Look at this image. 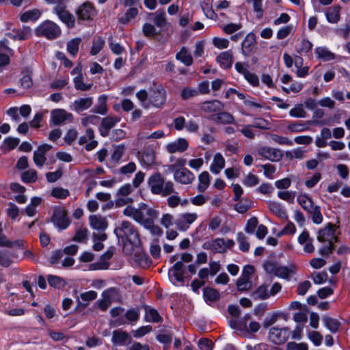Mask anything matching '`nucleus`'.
Masks as SVG:
<instances>
[{"mask_svg":"<svg viewBox=\"0 0 350 350\" xmlns=\"http://www.w3.org/2000/svg\"><path fill=\"white\" fill-rule=\"evenodd\" d=\"M114 232L124 243L123 251L127 255H131L135 248H139L141 241L139 234L130 221H123L120 225L116 227Z\"/></svg>","mask_w":350,"mask_h":350,"instance_id":"nucleus-1","label":"nucleus"},{"mask_svg":"<svg viewBox=\"0 0 350 350\" xmlns=\"http://www.w3.org/2000/svg\"><path fill=\"white\" fill-rule=\"evenodd\" d=\"M147 183L151 193L154 195L166 197L175 193L174 183L170 180L165 181L164 177L159 172L152 174L148 178Z\"/></svg>","mask_w":350,"mask_h":350,"instance_id":"nucleus-2","label":"nucleus"},{"mask_svg":"<svg viewBox=\"0 0 350 350\" xmlns=\"http://www.w3.org/2000/svg\"><path fill=\"white\" fill-rule=\"evenodd\" d=\"M167 99V92L161 83H153L149 89V105L155 108H162Z\"/></svg>","mask_w":350,"mask_h":350,"instance_id":"nucleus-3","label":"nucleus"},{"mask_svg":"<svg viewBox=\"0 0 350 350\" xmlns=\"http://www.w3.org/2000/svg\"><path fill=\"white\" fill-rule=\"evenodd\" d=\"M181 260L176 262L169 271V275L175 282H183L185 274L183 262H190L193 260V256L189 253H183Z\"/></svg>","mask_w":350,"mask_h":350,"instance_id":"nucleus-4","label":"nucleus"},{"mask_svg":"<svg viewBox=\"0 0 350 350\" xmlns=\"http://www.w3.org/2000/svg\"><path fill=\"white\" fill-rule=\"evenodd\" d=\"M154 208L149 207L147 204L142 203L138 208L132 206H127L123 211L125 216L131 217L135 221L143 225L147 217V212Z\"/></svg>","mask_w":350,"mask_h":350,"instance_id":"nucleus-5","label":"nucleus"},{"mask_svg":"<svg viewBox=\"0 0 350 350\" xmlns=\"http://www.w3.org/2000/svg\"><path fill=\"white\" fill-rule=\"evenodd\" d=\"M38 36H44L49 40H53L61 34L59 27L54 22L45 21L41 23L36 30Z\"/></svg>","mask_w":350,"mask_h":350,"instance_id":"nucleus-6","label":"nucleus"},{"mask_svg":"<svg viewBox=\"0 0 350 350\" xmlns=\"http://www.w3.org/2000/svg\"><path fill=\"white\" fill-rule=\"evenodd\" d=\"M281 289L282 285L279 282H275L270 290L267 284H262L252 292L251 297L255 300H265L275 295Z\"/></svg>","mask_w":350,"mask_h":350,"instance_id":"nucleus-7","label":"nucleus"},{"mask_svg":"<svg viewBox=\"0 0 350 350\" xmlns=\"http://www.w3.org/2000/svg\"><path fill=\"white\" fill-rule=\"evenodd\" d=\"M97 14V10L94 4L90 1H85L80 5L76 10L78 20L92 21Z\"/></svg>","mask_w":350,"mask_h":350,"instance_id":"nucleus-8","label":"nucleus"},{"mask_svg":"<svg viewBox=\"0 0 350 350\" xmlns=\"http://www.w3.org/2000/svg\"><path fill=\"white\" fill-rule=\"evenodd\" d=\"M291 331L288 327H273L269 332V340L276 345L284 343L289 338Z\"/></svg>","mask_w":350,"mask_h":350,"instance_id":"nucleus-9","label":"nucleus"},{"mask_svg":"<svg viewBox=\"0 0 350 350\" xmlns=\"http://www.w3.org/2000/svg\"><path fill=\"white\" fill-rule=\"evenodd\" d=\"M51 221L60 230L67 228L70 223L67 215V211L59 206L54 208Z\"/></svg>","mask_w":350,"mask_h":350,"instance_id":"nucleus-10","label":"nucleus"},{"mask_svg":"<svg viewBox=\"0 0 350 350\" xmlns=\"http://www.w3.org/2000/svg\"><path fill=\"white\" fill-rule=\"evenodd\" d=\"M257 152L259 156L271 161H279L283 157L281 150L269 146H260Z\"/></svg>","mask_w":350,"mask_h":350,"instance_id":"nucleus-11","label":"nucleus"},{"mask_svg":"<svg viewBox=\"0 0 350 350\" xmlns=\"http://www.w3.org/2000/svg\"><path fill=\"white\" fill-rule=\"evenodd\" d=\"M159 216V212L157 210H150L147 212V217H146V220L143 224V226L150 230L152 234L157 236H160L163 233L162 229L159 226H156L154 224V221Z\"/></svg>","mask_w":350,"mask_h":350,"instance_id":"nucleus-12","label":"nucleus"},{"mask_svg":"<svg viewBox=\"0 0 350 350\" xmlns=\"http://www.w3.org/2000/svg\"><path fill=\"white\" fill-rule=\"evenodd\" d=\"M55 13L59 19L66 24L68 28H73L75 25V16L68 11L64 5H57L54 8Z\"/></svg>","mask_w":350,"mask_h":350,"instance_id":"nucleus-13","label":"nucleus"},{"mask_svg":"<svg viewBox=\"0 0 350 350\" xmlns=\"http://www.w3.org/2000/svg\"><path fill=\"white\" fill-rule=\"evenodd\" d=\"M173 172L174 180L182 185L191 184L196 178L193 173L187 168L178 169Z\"/></svg>","mask_w":350,"mask_h":350,"instance_id":"nucleus-14","label":"nucleus"},{"mask_svg":"<svg viewBox=\"0 0 350 350\" xmlns=\"http://www.w3.org/2000/svg\"><path fill=\"white\" fill-rule=\"evenodd\" d=\"M120 121V118L116 116H108L103 118L98 128L100 135L103 137L108 136L110 130Z\"/></svg>","mask_w":350,"mask_h":350,"instance_id":"nucleus-15","label":"nucleus"},{"mask_svg":"<svg viewBox=\"0 0 350 350\" xmlns=\"http://www.w3.org/2000/svg\"><path fill=\"white\" fill-rule=\"evenodd\" d=\"M189 148V142L185 139L180 137L175 141L166 144L165 150L170 154L183 153Z\"/></svg>","mask_w":350,"mask_h":350,"instance_id":"nucleus-16","label":"nucleus"},{"mask_svg":"<svg viewBox=\"0 0 350 350\" xmlns=\"http://www.w3.org/2000/svg\"><path fill=\"white\" fill-rule=\"evenodd\" d=\"M51 119L55 125H59L66 121L72 122L73 116L71 113H68L64 109H57L51 111Z\"/></svg>","mask_w":350,"mask_h":350,"instance_id":"nucleus-17","label":"nucleus"},{"mask_svg":"<svg viewBox=\"0 0 350 350\" xmlns=\"http://www.w3.org/2000/svg\"><path fill=\"white\" fill-rule=\"evenodd\" d=\"M335 226L329 223L327 226L319 230L317 239L319 242L333 243V239L337 241V237L334 236Z\"/></svg>","mask_w":350,"mask_h":350,"instance_id":"nucleus-18","label":"nucleus"},{"mask_svg":"<svg viewBox=\"0 0 350 350\" xmlns=\"http://www.w3.org/2000/svg\"><path fill=\"white\" fill-rule=\"evenodd\" d=\"M94 132L91 128H88L85 131V135L81 136L79 139V144H85V148L87 151H91L98 144L96 140H94Z\"/></svg>","mask_w":350,"mask_h":350,"instance_id":"nucleus-19","label":"nucleus"},{"mask_svg":"<svg viewBox=\"0 0 350 350\" xmlns=\"http://www.w3.org/2000/svg\"><path fill=\"white\" fill-rule=\"evenodd\" d=\"M52 148V146L49 144H43L39 146L36 150L33 152V160L35 164L38 167H41L46 161L45 154Z\"/></svg>","mask_w":350,"mask_h":350,"instance_id":"nucleus-20","label":"nucleus"},{"mask_svg":"<svg viewBox=\"0 0 350 350\" xmlns=\"http://www.w3.org/2000/svg\"><path fill=\"white\" fill-rule=\"evenodd\" d=\"M200 109L208 113H218L224 109V105L219 100H207L200 104Z\"/></svg>","mask_w":350,"mask_h":350,"instance_id":"nucleus-21","label":"nucleus"},{"mask_svg":"<svg viewBox=\"0 0 350 350\" xmlns=\"http://www.w3.org/2000/svg\"><path fill=\"white\" fill-rule=\"evenodd\" d=\"M114 248H109L100 257L99 262L92 264V269H107L109 266L108 260L111 259L114 254Z\"/></svg>","mask_w":350,"mask_h":350,"instance_id":"nucleus-22","label":"nucleus"},{"mask_svg":"<svg viewBox=\"0 0 350 350\" xmlns=\"http://www.w3.org/2000/svg\"><path fill=\"white\" fill-rule=\"evenodd\" d=\"M93 104L92 97L80 98L75 100L70 105V109L77 113L88 109Z\"/></svg>","mask_w":350,"mask_h":350,"instance_id":"nucleus-23","label":"nucleus"},{"mask_svg":"<svg viewBox=\"0 0 350 350\" xmlns=\"http://www.w3.org/2000/svg\"><path fill=\"white\" fill-rule=\"evenodd\" d=\"M202 247L204 250H211L214 253H224L226 252L224 239L217 238L211 241L206 242L203 244Z\"/></svg>","mask_w":350,"mask_h":350,"instance_id":"nucleus-24","label":"nucleus"},{"mask_svg":"<svg viewBox=\"0 0 350 350\" xmlns=\"http://www.w3.org/2000/svg\"><path fill=\"white\" fill-rule=\"evenodd\" d=\"M139 14V10L135 7L129 8L124 13L118 15V21L120 24L127 25L134 19Z\"/></svg>","mask_w":350,"mask_h":350,"instance_id":"nucleus-25","label":"nucleus"},{"mask_svg":"<svg viewBox=\"0 0 350 350\" xmlns=\"http://www.w3.org/2000/svg\"><path fill=\"white\" fill-rule=\"evenodd\" d=\"M216 61L223 68L227 69L232 66L233 63V54L232 51L220 53L216 57Z\"/></svg>","mask_w":350,"mask_h":350,"instance_id":"nucleus-26","label":"nucleus"},{"mask_svg":"<svg viewBox=\"0 0 350 350\" xmlns=\"http://www.w3.org/2000/svg\"><path fill=\"white\" fill-rule=\"evenodd\" d=\"M148 16L149 19L158 27H163L167 24L166 14L163 9H160L155 12L150 13Z\"/></svg>","mask_w":350,"mask_h":350,"instance_id":"nucleus-27","label":"nucleus"},{"mask_svg":"<svg viewBox=\"0 0 350 350\" xmlns=\"http://www.w3.org/2000/svg\"><path fill=\"white\" fill-rule=\"evenodd\" d=\"M89 221L90 226L97 230H105L107 226L108 223L106 219L100 215H92L89 217Z\"/></svg>","mask_w":350,"mask_h":350,"instance_id":"nucleus-28","label":"nucleus"},{"mask_svg":"<svg viewBox=\"0 0 350 350\" xmlns=\"http://www.w3.org/2000/svg\"><path fill=\"white\" fill-rule=\"evenodd\" d=\"M131 337L125 331L121 329L114 330L112 335V342L116 345H124L127 342L131 343Z\"/></svg>","mask_w":350,"mask_h":350,"instance_id":"nucleus-29","label":"nucleus"},{"mask_svg":"<svg viewBox=\"0 0 350 350\" xmlns=\"http://www.w3.org/2000/svg\"><path fill=\"white\" fill-rule=\"evenodd\" d=\"M341 7L339 5H334L327 9L325 16L327 21L330 23H337L340 18Z\"/></svg>","mask_w":350,"mask_h":350,"instance_id":"nucleus-30","label":"nucleus"},{"mask_svg":"<svg viewBox=\"0 0 350 350\" xmlns=\"http://www.w3.org/2000/svg\"><path fill=\"white\" fill-rule=\"evenodd\" d=\"M211 119L217 124H232L234 121V118L231 113L223 111L212 116Z\"/></svg>","mask_w":350,"mask_h":350,"instance_id":"nucleus-31","label":"nucleus"},{"mask_svg":"<svg viewBox=\"0 0 350 350\" xmlns=\"http://www.w3.org/2000/svg\"><path fill=\"white\" fill-rule=\"evenodd\" d=\"M256 36L254 33H249L242 42V52L245 55H249L256 44Z\"/></svg>","mask_w":350,"mask_h":350,"instance_id":"nucleus-32","label":"nucleus"},{"mask_svg":"<svg viewBox=\"0 0 350 350\" xmlns=\"http://www.w3.org/2000/svg\"><path fill=\"white\" fill-rule=\"evenodd\" d=\"M268 208L269 211L282 219H287L288 215L283 206L278 202L273 201H269L267 202Z\"/></svg>","mask_w":350,"mask_h":350,"instance_id":"nucleus-33","label":"nucleus"},{"mask_svg":"<svg viewBox=\"0 0 350 350\" xmlns=\"http://www.w3.org/2000/svg\"><path fill=\"white\" fill-rule=\"evenodd\" d=\"M176 59L180 61L186 66H191L193 59L188 49L183 46L180 51L176 54Z\"/></svg>","mask_w":350,"mask_h":350,"instance_id":"nucleus-34","label":"nucleus"},{"mask_svg":"<svg viewBox=\"0 0 350 350\" xmlns=\"http://www.w3.org/2000/svg\"><path fill=\"white\" fill-rule=\"evenodd\" d=\"M295 272L296 267L293 265H291L288 267L279 265L278 268H277V271L275 275L278 278L289 280L291 275L295 274Z\"/></svg>","mask_w":350,"mask_h":350,"instance_id":"nucleus-35","label":"nucleus"},{"mask_svg":"<svg viewBox=\"0 0 350 350\" xmlns=\"http://www.w3.org/2000/svg\"><path fill=\"white\" fill-rule=\"evenodd\" d=\"M12 38L18 40H25L29 39L32 36L31 29L28 26H23L22 28L13 30Z\"/></svg>","mask_w":350,"mask_h":350,"instance_id":"nucleus-36","label":"nucleus"},{"mask_svg":"<svg viewBox=\"0 0 350 350\" xmlns=\"http://www.w3.org/2000/svg\"><path fill=\"white\" fill-rule=\"evenodd\" d=\"M22 245V241H10L3 233L2 224L0 222V247H5L12 248L14 247H20Z\"/></svg>","mask_w":350,"mask_h":350,"instance_id":"nucleus-37","label":"nucleus"},{"mask_svg":"<svg viewBox=\"0 0 350 350\" xmlns=\"http://www.w3.org/2000/svg\"><path fill=\"white\" fill-rule=\"evenodd\" d=\"M41 16V12L38 9L27 10L20 15V19L23 23L35 21Z\"/></svg>","mask_w":350,"mask_h":350,"instance_id":"nucleus-38","label":"nucleus"},{"mask_svg":"<svg viewBox=\"0 0 350 350\" xmlns=\"http://www.w3.org/2000/svg\"><path fill=\"white\" fill-rule=\"evenodd\" d=\"M225 160L220 153H217L213 159V162L211 165V170L214 174H219L224 167Z\"/></svg>","mask_w":350,"mask_h":350,"instance_id":"nucleus-39","label":"nucleus"},{"mask_svg":"<svg viewBox=\"0 0 350 350\" xmlns=\"http://www.w3.org/2000/svg\"><path fill=\"white\" fill-rule=\"evenodd\" d=\"M134 260L140 267L144 269L149 267L152 262L150 258L144 252H139L138 254H135Z\"/></svg>","mask_w":350,"mask_h":350,"instance_id":"nucleus-40","label":"nucleus"},{"mask_svg":"<svg viewBox=\"0 0 350 350\" xmlns=\"http://www.w3.org/2000/svg\"><path fill=\"white\" fill-rule=\"evenodd\" d=\"M107 96L105 95L100 96L98 99V104L94 107L92 110L93 112L101 115H105L107 113L108 108L107 106Z\"/></svg>","mask_w":350,"mask_h":350,"instance_id":"nucleus-41","label":"nucleus"},{"mask_svg":"<svg viewBox=\"0 0 350 350\" xmlns=\"http://www.w3.org/2000/svg\"><path fill=\"white\" fill-rule=\"evenodd\" d=\"M297 200L298 204L306 211H310V209L314 205L313 200L306 194L299 195Z\"/></svg>","mask_w":350,"mask_h":350,"instance_id":"nucleus-42","label":"nucleus"},{"mask_svg":"<svg viewBox=\"0 0 350 350\" xmlns=\"http://www.w3.org/2000/svg\"><path fill=\"white\" fill-rule=\"evenodd\" d=\"M203 295L205 301L208 303L215 302L219 299V292L213 288L206 287L203 290Z\"/></svg>","mask_w":350,"mask_h":350,"instance_id":"nucleus-43","label":"nucleus"},{"mask_svg":"<svg viewBox=\"0 0 350 350\" xmlns=\"http://www.w3.org/2000/svg\"><path fill=\"white\" fill-rule=\"evenodd\" d=\"M323 322L324 323L325 327L332 333H336L338 332L340 323V322L335 319L332 317L325 316L322 319Z\"/></svg>","mask_w":350,"mask_h":350,"instance_id":"nucleus-44","label":"nucleus"},{"mask_svg":"<svg viewBox=\"0 0 350 350\" xmlns=\"http://www.w3.org/2000/svg\"><path fill=\"white\" fill-rule=\"evenodd\" d=\"M311 216L312 221L315 224H320L323 222V217L319 206L314 205L310 211H307Z\"/></svg>","mask_w":350,"mask_h":350,"instance_id":"nucleus-45","label":"nucleus"},{"mask_svg":"<svg viewBox=\"0 0 350 350\" xmlns=\"http://www.w3.org/2000/svg\"><path fill=\"white\" fill-rule=\"evenodd\" d=\"M199 184L198 185V190L200 192H204L210 185V175L208 172H202L198 177Z\"/></svg>","mask_w":350,"mask_h":350,"instance_id":"nucleus-46","label":"nucleus"},{"mask_svg":"<svg viewBox=\"0 0 350 350\" xmlns=\"http://www.w3.org/2000/svg\"><path fill=\"white\" fill-rule=\"evenodd\" d=\"M315 52L318 57L323 61H330L335 58V55L325 47H317Z\"/></svg>","mask_w":350,"mask_h":350,"instance_id":"nucleus-47","label":"nucleus"},{"mask_svg":"<svg viewBox=\"0 0 350 350\" xmlns=\"http://www.w3.org/2000/svg\"><path fill=\"white\" fill-rule=\"evenodd\" d=\"M145 318L147 321H152L155 323L161 322L162 320L161 317L157 310L148 307L146 308Z\"/></svg>","mask_w":350,"mask_h":350,"instance_id":"nucleus-48","label":"nucleus"},{"mask_svg":"<svg viewBox=\"0 0 350 350\" xmlns=\"http://www.w3.org/2000/svg\"><path fill=\"white\" fill-rule=\"evenodd\" d=\"M142 161L146 166H151L155 162V153L153 150H146L142 154Z\"/></svg>","mask_w":350,"mask_h":350,"instance_id":"nucleus-49","label":"nucleus"},{"mask_svg":"<svg viewBox=\"0 0 350 350\" xmlns=\"http://www.w3.org/2000/svg\"><path fill=\"white\" fill-rule=\"evenodd\" d=\"M105 40L100 37L94 39L93 40L92 46L91 47L90 54L92 55H97L103 49V46H105Z\"/></svg>","mask_w":350,"mask_h":350,"instance_id":"nucleus-50","label":"nucleus"},{"mask_svg":"<svg viewBox=\"0 0 350 350\" xmlns=\"http://www.w3.org/2000/svg\"><path fill=\"white\" fill-rule=\"evenodd\" d=\"M252 207V202L247 199H242L234 205V209L239 213L247 212Z\"/></svg>","mask_w":350,"mask_h":350,"instance_id":"nucleus-51","label":"nucleus"},{"mask_svg":"<svg viewBox=\"0 0 350 350\" xmlns=\"http://www.w3.org/2000/svg\"><path fill=\"white\" fill-rule=\"evenodd\" d=\"M97 297V293L94 291H89L80 294V298L85 303L83 304V308L87 307L89 303Z\"/></svg>","mask_w":350,"mask_h":350,"instance_id":"nucleus-52","label":"nucleus"},{"mask_svg":"<svg viewBox=\"0 0 350 350\" xmlns=\"http://www.w3.org/2000/svg\"><path fill=\"white\" fill-rule=\"evenodd\" d=\"M48 282L51 286L60 288L65 286V281L59 276L50 275L48 277Z\"/></svg>","mask_w":350,"mask_h":350,"instance_id":"nucleus-53","label":"nucleus"},{"mask_svg":"<svg viewBox=\"0 0 350 350\" xmlns=\"http://www.w3.org/2000/svg\"><path fill=\"white\" fill-rule=\"evenodd\" d=\"M81 41V38H75L68 42L67 50L70 55L73 56L77 55Z\"/></svg>","mask_w":350,"mask_h":350,"instance_id":"nucleus-54","label":"nucleus"},{"mask_svg":"<svg viewBox=\"0 0 350 350\" xmlns=\"http://www.w3.org/2000/svg\"><path fill=\"white\" fill-rule=\"evenodd\" d=\"M21 178L25 183H34L37 180V172L33 169L28 170L22 174Z\"/></svg>","mask_w":350,"mask_h":350,"instance_id":"nucleus-55","label":"nucleus"},{"mask_svg":"<svg viewBox=\"0 0 350 350\" xmlns=\"http://www.w3.org/2000/svg\"><path fill=\"white\" fill-rule=\"evenodd\" d=\"M237 241L239 245V249L243 252H246L249 251L250 249V243L247 241V237L244 235L243 232H239L237 234Z\"/></svg>","mask_w":350,"mask_h":350,"instance_id":"nucleus-56","label":"nucleus"},{"mask_svg":"<svg viewBox=\"0 0 350 350\" xmlns=\"http://www.w3.org/2000/svg\"><path fill=\"white\" fill-rule=\"evenodd\" d=\"M69 195V191L62 187H55L51 191V196L57 199H65Z\"/></svg>","mask_w":350,"mask_h":350,"instance_id":"nucleus-57","label":"nucleus"},{"mask_svg":"<svg viewBox=\"0 0 350 350\" xmlns=\"http://www.w3.org/2000/svg\"><path fill=\"white\" fill-rule=\"evenodd\" d=\"M75 88L81 91H87L91 89L92 84H85L81 75H79L74 79Z\"/></svg>","mask_w":350,"mask_h":350,"instance_id":"nucleus-58","label":"nucleus"},{"mask_svg":"<svg viewBox=\"0 0 350 350\" xmlns=\"http://www.w3.org/2000/svg\"><path fill=\"white\" fill-rule=\"evenodd\" d=\"M237 288L239 291H245L251 288L252 281L250 278H239L237 282Z\"/></svg>","mask_w":350,"mask_h":350,"instance_id":"nucleus-59","label":"nucleus"},{"mask_svg":"<svg viewBox=\"0 0 350 350\" xmlns=\"http://www.w3.org/2000/svg\"><path fill=\"white\" fill-rule=\"evenodd\" d=\"M287 129L291 132L299 133L306 131L308 126L306 124L301 122H295L289 124L287 126Z\"/></svg>","mask_w":350,"mask_h":350,"instance_id":"nucleus-60","label":"nucleus"},{"mask_svg":"<svg viewBox=\"0 0 350 350\" xmlns=\"http://www.w3.org/2000/svg\"><path fill=\"white\" fill-rule=\"evenodd\" d=\"M100 118L96 115L85 116L81 119V125L88 127L90 124H96Z\"/></svg>","mask_w":350,"mask_h":350,"instance_id":"nucleus-61","label":"nucleus"},{"mask_svg":"<svg viewBox=\"0 0 350 350\" xmlns=\"http://www.w3.org/2000/svg\"><path fill=\"white\" fill-rule=\"evenodd\" d=\"M253 127L268 130L270 129V123L264 118H254L253 121Z\"/></svg>","mask_w":350,"mask_h":350,"instance_id":"nucleus-62","label":"nucleus"},{"mask_svg":"<svg viewBox=\"0 0 350 350\" xmlns=\"http://www.w3.org/2000/svg\"><path fill=\"white\" fill-rule=\"evenodd\" d=\"M278 263L273 260H267L263 264V268L267 273L275 274Z\"/></svg>","mask_w":350,"mask_h":350,"instance_id":"nucleus-63","label":"nucleus"},{"mask_svg":"<svg viewBox=\"0 0 350 350\" xmlns=\"http://www.w3.org/2000/svg\"><path fill=\"white\" fill-rule=\"evenodd\" d=\"M287 350H308V345L304 342L297 343L295 342H289L286 344Z\"/></svg>","mask_w":350,"mask_h":350,"instance_id":"nucleus-64","label":"nucleus"}]
</instances>
